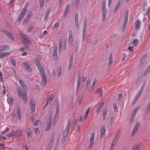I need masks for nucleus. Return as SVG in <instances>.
<instances>
[{"label":"nucleus","instance_id":"nucleus-1","mask_svg":"<svg viewBox=\"0 0 150 150\" xmlns=\"http://www.w3.org/2000/svg\"><path fill=\"white\" fill-rule=\"evenodd\" d=\"M37 66L39 69L42 76V83L43 86L45 87L47 84V79L45 76V71L43 67L39 64H37Z\"/></svg>","mask_w":150,"mask_h":150},{"label":"nucleus","instance_id":"nucleus-2","mask_svg":"<svg viewBox=\"0 0 150 150\" xmlns=\"http://www.w3.org/2000/svg\"><path fill=\"white\" fill-rule=\"evenodd\" d=\"M23 40H24V42L23 41V43L24 45L20 49V50L22 52L24 51L27 49V50L29 49L30 47L28 45V44H29L31 42L29 40L27 39L26 37L24 38Z\"/></svg>","mask_w":150,"mask_h":150},{"label":"nucleus","instance_id":"nucleus-3","mask_svg":"<svg viewBox=\"0 0 150 150\" xmlns=\"http://www.w3.org/2000/svg\"><path fill=\"white\" fill-rule=\"evenodd\" d=\"M105 3L106 2L105 0H103L102 6V20L103 21H105L106 16V10L105 8Z\"/></svg>","mask_w":150,"mask_h":150},{"label":"nucleus","instance_id":"nucleus-4","mask_svg":"<svg viewBox=\"0 0 150 150\" xmlns=\"http://www.w3.org/2000/svg\"><path fill=\"white\" fill-rule=\"evenodd\" d=\"M71 124V120L70 119H69L66 128L63 131V135L64 137H67V134L68 133L69 130L70 128Z\"/></svg>","mask_w":150,"mask_h":150},{"label":"nucleus","instance_id":"nucleus-5","mask_svg":"<svg viewBox=\"0 0 150 150\" xmlns=\"http://www.w3.org/2000/svg\"><path fill=\"white\" fill-rule=\"evenodd\" d=\"M140 123V122H136L132 132L131 134L132 136L134 135L137 131L139 127Z\"/></svg>","mask_w":150,"mask_h":150},{"label":"nucleus","instance_id":"nucleus-6","mask_svg":"<svg viewBox=\"0 0 150 150\" xmlns=\"http://www.w3.org/2000/svg\"><path fill=\"white\" fill-rule=\"evenodd\" d=\"M54 139V135H52L51 137L50 141L47 147V148H49L50 149H51L52 148Z\"/></svg>","mask_w":150,"mask_h":150},{"label":"nucleus","instance_id":"nucleus-7","mask_svg":"<svg viewBox=\"0 0 150 150\" xmlns=\"http://www.w3.org/2000/svg\"><path fill=\"white\" fill-rule=\"evenodd\" d=\"M52 122V117L50 116L48 120L47 127L45 129L46 131H47L49 130L50 129L51 126Z\"/></svg>","mask_w":150,"mask_h":150},{"label":"nucleus","instance_id":"nucleus-8","mask_svg":"<svg viewBox=\"0 0 150 150\" xmlns=\"http://www.w3.org/2000/svg\"><path fill=\"white\" fill-rule=\"evenodd\" d=\"M35 100H32L30 101V104L32 112H35Z\"/></svg>","mask_w":150,"mask_h":150},{"label":"nucleus","instance_id":"nucleus-9","mask_svg":"<svg viewBox=\"0 0 150 150\" xmlns=\"http://www.w3.org/2000/svg\"><path fill=\"white\" fill-rule=\"evenodd\" d=\"M78 13L77 12L76 13L75 16H74V20L75 21V26L77 28H79V25H78Z\"/></svg>","mask_w":150,"mask_h":150},{"label":"nucleus","instance_id":"nucleus-10","mask_svg":"<svg viewBox=\"0 0 150 150\" xmlns=\"http://www.w3.org/2000/svg\"><path fill=\"white\" fill-rule=\"evenodd\" d=\"M16 90L18 97L21 98V96L23 94V93L22 92V89L20 87H19L16 88Z\"/></svg>","mask_w":150,"mask_h":150},{"label":"nucleus","instance_id":"nucleus-11","mask_svg":"<svg viewBox=\"0 0 150 150\" xmlns=\"http://www.w3.org/2000/svg\"><path fill=\"white\" fill-rule=\"evenodd\" d=\"M25 13V12L24 11H23L21 10V12L19 14L17 19L18 22H19L23 18Z\"/></svg>","mask_w":150,"mask_h":150},{"label":"nucleus","instance_id":"nucleus-12","mask_svg":"<svg viewBox=\"0 0 150 150\" xmlns=\"http://www.w3.org/2000/svg\"><path fill=\"white\" fill-rule=\"evenodd\" d=\"M24 66L28 72L29 73H30L32 71V69L30 66L27 63H24Z\"/></svg>","mask_w":150,"mask_h":150},{"label":"nucleus","instance_id":"nucleus-13","mask_svg":"<svg viewBox=\"0 0 150 150\" xmlns=\"http://www.w3.org/2000/svg\"><path fill=\"white\" fill-rule=\"evenodd\" d=\"M100 137L101 139H102L105 134V128L104 127H102L100 130Z\"/></svg>","mask_w":150,"mask_h":150},{"label":"nucleus","instance_id":"nucleus-14","mask_svg":"<svg viewBox=\"0 0 150 150\" xmlns=\"http://www.w3.org/2000/svg\"><path fill=\"white\" fill-rule=\"evenodd\" d=\"M9 49L8 46L6 45H4L0 46V51L8 50Z\"/></svg>","mask_w":150,"mask_h":150},{"label":"nucleus","instance_id":"nucleus-15","mask_svg":"<svg viewBox=\"0 0 150 150\" xmlns=\"http://www.w3.org/2000/svg\"><path fill=\"white\" fill-rule=\"evenodd\" d=\"M21 97L23 98L24 103H25V102L28 101L27 94L26 91H25V92L23 93V94L21 96Z\"/></svg>","mask_w":150,"mask_h":150},{"label":"nucleus","instance_id":"nucleus-16","mask_svg":"<svg viewBox=\"0 0 150 150\" xmlns=\"http://www.w3.org/2000/svg\"><path fill=\"white\" fill-rule=\"evenodd\" d=\"M134 24L136 29L137 30H138L140 27L139 25L141 24L140 21L138 19L137 20Z\"/></svg>","mask_w":150,"mask_h":150},{"label":"nucleus","instance_id":"nucleus-17","mask_svg":"<svg viewBox=\"0 0 150 150\" xmlns=\"http://www.w3.org/2000/svg\"><path fill=\"white\" fill-rule=\"evenodd\" d=\"M121 4V2L119 0L118 1L117 4H116L115 7L114 8V13H116V12L117 11V10L118 9L120 5Z\"/></svg>","mask_w":150,"mask_h":150},{"label":"nucleus","instance_id":"nucleus-18","mask_svg":"<svg viewBox=\"0 0 150 150\" xmlns=\"http://www.w3.org/2000/svg\"><path fill=\"white\" fill-rule=\"evenodd\" d=\"M4 32L7 36L10 38L11 40H14V37L12 35V34L10 32H9L7 31H4Z\"/></svg>","mask_w":150,"mask_h":150},{"label":"nucleus","instance_id":"nucleus-19","mask_svg":"<svg viewBox=\"0 0 150 150\" xmlns=\"http://www.w3.org/2000/svg\"><path fill=\"white\" fill-rule=\"evenodd\" d=\"M14 132V136H16V137H19L22 134L21 131L19 130H13Z\"/></svg>","mask_w":150,"mask_h":150},{"label":"nucleus","instance_id":"nucleus-20","mask_svg":"<svg viewBox=\"0 0 150 150\" xmlns=\"http://www.w3.org/2000/svg\"><path fill=\"white\" fill-rule=\"evenodd\" d=\"M19 84L21 85L22 87L25 89L26 88V86L25 83L21 79H19L18 80Z\"/></svg>","mask_w":150,"mask_h":150},{"label":"nucleus","instance_id":"nucleus-21","mask_svg":"<svg viewBox=\"0 0 150 150\" xmlns=\"http://www.w3.org/2000/svg\"><path fill=\"white\" fill-rule=\"evenodd\" d=\"M96 93L97 94H99V97H101L103 95V91L102 90L101 87L98 89L96 92Z\"/></svg>","mask_w":150,"mask_h":150},{"label":"nucleus","instance_id":"nucleus-22","mask_svg":"<svg viewBox=\"0 0 150 150\" xmlns=\"http://www.w3.org/2000/svg\"><path fill=\"white\" fill-rule=\"evenodd\" d=\"M54 97V94H51L47 98V102L50 103Z\"/></svg>","mask_w":150,"mask_h":150},{"label":"nucleus","instance_id":"nucleus-23","mask_svg":"<svg viewBox=\"0 0 150 150\" xmlns=\"http://www.w3.org/2000/svg\"><path fill=\"white\" fill-rule=\"evenodd\" d=\"M150 112V102L146 108L145 110V114H149Z\"/></svg>","mask_w":150,"mask_h":150},{"label":"nucleus","instance_id":"nucleus-24","mask_svg":"<svg viewBox=\"0 0 150 150\" xmlns=\"http://www.w3.org/2000/svg\"><path fill=\"white\" fill-rule=\"evenodd\" d=\"M112 54L111 53L109 55V62L108 65L109 66V65H111L112 63Z\"/></svg>","mask_w":150,"mask_h":150},{"label":"nucleus","instance_id":"nucleus-25","mask_svg":"<svg viewBox=\"0 0 150 150\" xmlns=\"http://www.w3.org/2000/svg\"><path fill=\"white\" fill-rule=\"evenodd\" d=\"M27 138L28 139L30 138L32 134V132L31 129L30 128H29L27 129Z\"/></svg>","mask_w":150,"mask_h":150},{"label":"nucleus","instance_id":"nucleus-26","mask_svg":"<svg viewBox=\"0 0 150 150\" xmlns=\"http://www.w3.org/2000/svg\"><path fill=\"white\" fill-rule=\"evenodd\" d=\"M107 113V111L106 109L104 110H103V120H105Z\"/></svg>","mask_w":150,"mask_h":150},{"label":"nucleus","instance_id":"nucleus-27","mask_svg":"<svg viewBox=\"0 0 150 150\" xmlns=\"http://www.w3.org/2000/svg\"><path fill=\"white\" fill-rule=\"evenodd\" d=\"M62 73V69L61 66H60L59 67L58 69V74L57 76L58 77H59L61 75Z\"/></svg>","mask_w":150,"mask_h":150},{"label":"nucleus","instance_id":"nucleus-28","mask_svg":"<svg viewBox=\"0 0 150 150\" xmlns=\"http://www.w3.org/2000/svg\"><path fill=\"white\" fill-rule=\"evenodd\" d=\"M139 43V40L137 39H134L132 42V44H133L134 46H136Z\"/></svg>","mask_w":150,"mask_h":150},{"label":"nucleus","instance_id":"nucleus-29","mask_svg":"<svg viewBox=\"0 0 150 150\" xmlns=\"http://www.w3.org/2000/svg\"><path fill=\"white\" fill-rule=\"evenodd\" d=\"M14 132L13 131H12L11 132H9L6 135V136H7L8 137H11L14 136Z\"/></svg>","mask_w":150,"mask_h":150},{"label":"nucleus","instance_id":"nucleus-30","mask_svg":"<svg viewBox=\"0 0 150 150\" xmlns=\"http://www.w3.org/2000/svg\"><path fill=\"white\" fill-rule=\"evenodd\" d=\"M128 10L127 9L125 13L124 20L128 21Z\"/></svg>","mask_w":150,"mask_h":150},{"label":"nucleus","instance_id":"nucleus-31","mask_svg":"<svg viewBox=\"0 0 150 150\" xmlns=\"http://www.w3.org/2000/svg\"><path fill=\"white\" fill-rule=\"evenodd\" d=\"M150 71V65H149V67L147 68V69H145L144 74V76L146 75Z\"/></svg>","mask_w":150,"mask_h":150},{"label":"nucleus","instance_id":"nucleus-32","mask_svg":"<svg viewBox=\"0 0 150 150\" xmlns=\"http://www.w3.org/2000/svg\"><path fill=\"white\" fill-rule=\"evenodd\" d=\"M94 134L95 133L94 132L92 133L90 139V141L91 142H93L94 138Z\"/></svg>","mask_w":150,"mask_h":150},{"label":"nucleus","instance_id":"nucleus-33","mask_svg":"<svg viewBox=\"0 0 150 150\" xmlns=\"http://www.w3.org/2000/svg\"><path fill=\"white\" fill-rule=\"evenodd\" d=\"M28 4H29V3H28V2H27L26 3V4L25 6L24 7V8H23L22 9V10H23V11H25V12H26V11H27V8H28Z\"/></svg>","mask_w":150,"mask_h":150},{"label":"nucleus","instance_id":"nucleus-34","mask_svg":"<svg viewBox=\"0 0 150 150\" xmlns=\"http://www.w3.org/2000/svg\"><path fill=\"white\" fill-rule=\"evenodd\" d=\"M10 62L13 65L14 67H15L16 66V64L15 62V60L13 59H10Z\"/></svg>","mask_w":150,"mask_h":150},{"label":"nucleus","instance_id":"nucleus-35","mask_svg":"<svg viewBox=\"0 0 150 150\" xmlns=\"http://www.w3.org/2000/svg\"><path fill=\"white\" fill-rule=\"evenodd\" d=\"M17 115L19 119H21V116L20 114H21V112L19 109L18 110H17Z\"/></svg>","mask_w":150,"mask_h":150},{"label":"nucleus","instance_id":"nucleus-36","mask_svg":"<svg viewBox=\"0 0 150 150\" xmlns=\"http://www.w3.org/2000/svg\"><path fill=\"white\" fill-rule=\"evenodd\" d=\"M132 150H140L139 148V146L138 145H134Z\"/></svg>","mask_w":150,"mask_h":150},{"label":"nucleus","instance_id":"nucleus-37","mask_svg":"<svg viewBox=\"0 0 150 150\" xmlns=\"http://www.w3.org/2000/svg\"><path fill=\"white\" fill-rule=\"evenodd\" d=\"M145 57H146V56H144L142 57V59H141L140 61V64L142 63V64L144 63L145 61ZM140 65H141V64H140Z\"/></svg>","mask_w":150,"mask_h":150},{"label":"nucleus","instance_id":"nucleus-38","mask_svg":"<svg viewBox=\"0 0 150 150\" xmlns=\"http://www.w3.org/2000/svg\"><path fill=\"white\" fill-rule=\"evenodd\" d=\"M40 2V7H43L44 3V0H39Z\"/></svg>","mask_w":150,"mask_h":150},{"label":"nucleus","instance_id":"nucleus-39","mask_svg":"<svg viewBox=\"0 0 150 150\" xmlns=\"http://www.w3.org/2000/svg\"><path fill=\"white\" fill-rule=\"evenodd\" d=\"M57 47L54 48V50L53 52V56H55L57 54Z\"/></svg>","mask_w":150,"mask_h":150},{"label":"nucleus","instance_id":"nucleus-40","mask_svg":"<svg viewBox=\"0 0 150 150\" xmlns=\"http://www.w3.org/2000/svg\"><path fill=\"white\" fill-rule=\"evenodd\" d=\"M150 11V8L149 7H148L147 8V11H146L145 14V16L148 15V17L149 18V13Z\"/></svg>","mask_w":150,"mask_h":150},{"label":"nucleus","instance_id":"nucleus-41","mask_svg":"<svg viewBox=\"0 0 150 150\" xmlns=\"http://www.w3.org/2000/svg\"><path fill=\"white\" fill-rule=\"evenodd\" d=\"M119 134H116L115 135V136L114 137V138L113 140L114 141L117 142L118 140L119 137Z\"/></svg>","mask_w":150,"mask_h":150},{"label":"nucleus","instance_id":"nucleus-42","mask_svg":"<svg viewBox=\"0 0 150 150\" xmlns=\"http://www.w3.org/2000/svg\"><path fill=\"white\" fill-rule=\"evenodd\" d=\"M113 106L114 111L116 112H117L118 111L117 108L115 103H113Z\"/></svg>","mask_w":150,"mask_h":150},{"label":"nucleus","instance_id":"nucleus-43","mask_svg":"<svg viewBox=\"0 0 150 150\" xmlns=\"http://www.w3.org/2000/svg\"><path fill=\"white\" fill-rule=\"evenodd\" d=\"M91 81L90 79H88L87 82L86 84V88H88L90 86V83Z\"/></svg>","mask_w":150,"mask_h":150},{"label":"nucleus","instance_id":"nucleus-44","mask_svg":"<svg viewBox=\"0 0 150 150\" xmlns=\"http://www.w3.org/2000/svg\"><path fill=\"white\" fill-rule=\"evenodd\" d=\"M69 7H70V5L69 4H68L67 5V6L65 8L64 12H66L68 13V11H69Z\"/></svg>","mask_w":150,"mask_h":150},{"label":"nucleus","instance_id":"nucleus-45","mask_svg":"<svg viewBox=\"0 0 150 150\" xmlns=\"http://www.w3.org/2000/svg\"><path fill=\"white\" fill-rule=\"evenodd\" d=\"M9 130V128L8 127H7L6 129L3 132H2L1 134V135L4 134L6 132H7Z\"/></svg>","mask_w":150,"mask_h":150},{"label":"nucleus","instance_id":"nucleus-46","mask_svg":"<svg viewBox=\"0 0 150 150\" xmlns=\"http://www.w3.org/2000/svg\"><path fill=\"white\" fill-rule=\"evenodd\" d=\"M62 40L61 39H60L59 40V49H62Z\"/></svg>","mask_w":150,"mask_h":150},{"label":"nucleus","instance_id":"nucleus-47","mask_svg":"<svg viewBox=\"0 0 150 150\" xmlns=\"http://www.w3.org/2000/svg\"><path fill=\"white\" fill-rule=\"evenodd\" d=\"M34 131L35 133L37 134H39L40 133L39 129L38 128L35 127L34 129Z\"/></svg>","mask_w":150,"mask_h":150},{"label":"nucleus","instance_id":"nucleus-48","mask_svg":"<svg viewBox=\"0 0 150 150\" xmlns=\"http://www.w3.org/2000/svg\"><path fill=\"white\" fill-rule=\"evenodd\" d=\"M122 95L121 93L119 94L118 98V100L119 101L121 100H122Z\"/></svg>","mask_w":150,"mask_h":150},{"label":"nucleus","instance_id":"nucleus-49","mask_svg":"<svg viewBox=\"0 0 150 150\" xmlns=\"http://www.w3.org/2000/svg\"><path fill=\"white\" fill-rule=\"evenodd\" d=\"M3 55L4 57V56H7L11 54V53L10 52H3Z\"/></svg>","mask_w":150,"mask_h":150},{"label":"nucleus","instance_id":"nucleus-50","mask_svg":"<svg viewBox=\"0 0 150 150\" xmlns=\"http://www.w3.org/2000/svg\"><path fill=\"white\" fill-rule=\"evenodd\" d=\"M69 63V64L72 65V62L73 61V57L72 56H71L70 57Z\"/></svg>","mask_w":150,"mask_h":150},{"label":"nucleus","instance_id":"nucleus-51","mask_svg":"<svg viewBox=\"0 0 150 150\" xmlns=\"http://www.w3.org/2000/svg\"><path fill=\"white\" fill-rule=\"evenodd\" d=\"M96 78H94V79L93 80V83L92 85V86H91V87L92 88H93V87H94V86H95V84L96 83Z\"/></svg>","mask_w":150,"mask_h":150},{"label":"nucleus","instance_id":"nucleus-52","mask_svg":"<svg viewBox=\"0 0 150 150\" xmlns=\"http://www.w3.org/2000/svg\"><path fill=\"white\" fill-rule=\"evenodd\" d=\"M80 74L79 73L78 76V79L77 81V83H80L81 79L80 77Z\"/></svg>","mask_w":150,"mask_h":150},{"label":"nucleus","instance_id":"nucleus-53","mask_svg":"<svg viewBox=\"0 0 150 150\" xmlns=\"http://www.w3.org/2000/svg\"><path fill=\"white\" fill-rule=\"evenodd\" d=\"M33 27L32 26H31L28 29L27 32V33H29L33 29Z\"/></svg>","mask_w":150,"mask_h":150},{"label":"nucleus","instance_id":"nucleus-54","mask_svg":"<svg viewBox=\"0 0 150 150\" xmlns=\"http://www.w3.org/2000/svg\"><path fill=\"white\" fill-rule=\"evenodd\" d=\"M86 34V31H83V36H82V40L83 41H84L85 38Z\"/></svg>","mask_w":150,"mask_h":150},{"label":"nucleus","instance_id":"nucleus-55","mask_svg":"<svg viewBox=\"0 0 150 150\" xmlns=\"http://www.w3.org/2000/svg\"><path fill=\"white\" fill-rule=\"evenodd\" d=\"M82 99H83V96H82V95L81 96V98L79 99V101H78V104L79 105H80L81 104Z\"/></svg>","mask_w":150,"mask_h":150},{"label":"nucleus","instance_id":"nucleus-56","mask_svg":"<svg viewBox=\"0 0 150 150\" xmlns=\"http://www.w3.org/2000/svg\"><path fill=\"white\" fill-rule=\"evenodd\" d=\"M73 43V38H69V44H72Z\"/></svg>","mask_w":150,"mask_h":150},{"label":"nucleus","instance_id":"nucleus-57","mask_svg":"<svg viewBox=\"0 0 150 150\" xmlns=\"http://www.w3.org/2000/svg\"><path fill=\"white\" fill-rule=\"evenodd\" d=\"M87 24H83V31H86Z\"/></svg>","mask_w":150,"mask_h":150},{"label":"nucleus","instance_id":"nucleus-58","mask_svg":"<svg viewBox=\"0 0 150 150\" xmlns=\"http://www.w3.org/2000/svg\"><path fill=\"white\" fill-rule=\"evenodd\" d=\"M93 144V142H91L88 146L89 148L90 149H91L92 147Z\"/></svg>","mask_w":150,"mask_h":150},{"label":"nucleus","instance_id":"nucleus-59","mask_svg":"<svg viewBox=\"0 0 150 150\" xmlns=\"http://www.w3.org/2000/svg\"><path fill=\"white\" fill-rule=\"evenodd\" d=\"M146 81H145L143 83V84L141 88L143 90L144 88L145 87L146 83Z\"/></svg>","mask_w":150,"mask_h":150},{"label":"nucleus","instance_id":"nucleus-60","mask_svg":"<svg viewBox=\"0 0 150 150\" xmlns=\"http://www.w3.org/2000/svg\"><path fill=\"white\" fill-rule=\"evenodd\" d=\"M140 106H138L135 109L134 112L135 113H136L138 111V110L140 109Z\"/></svg>","mask_w":150,"mask_h":150},{"label":"nucleus","instance_id":"nucleus-61","mask_svg":"<svg viewBox=\"0 0 150 150\" xmlns=\"http://www.w3.org/2000/svg\"><path fill=\"white\" fill-rule=\"evenodd\" d=\"M127 25V24L123 23V27L122 30L123 31H124L125 29L126 26Z\"/></svg>","mask_w":150,"mask_h":150},{"label":"nucleus","instance_id":"nucleus-62","mask_svg":"<svg viewBox=\"0 0 150 150\" xmlns=\"http://www.w3.org/2000/svg\"><path fill=\"white\" fill-rule=\"evenodd\" d=\"M66 137H64V136H63V137L62 138V143H64L65 142Z\"/></svg>","mask_w":150,"mask_h":150},{"label":"nucleus","instance_id":"nucleus-63","mask_svg":"<svg viewBox=\"0 0 150 150\" xmlns=\"http://www.w3.org/2000/svg\"><path fill=\"white\" fill-rule=\"evenodd\" d=\"M128 49L131 52H132L133 50V47L132 46H129L128 47Z\"/></svg>","mask_w":150,"mask_h":150},{"label":"nucleus","instance_id":"nucleus-64","mask_svg":"<svg viewBox=\"0 0 150 150\" xmlns=\"http://www.w3.org/2000/svg\"><path fill=\"white\" fill-rule=\"evenodd\" d=\"M138 99L137 98L136 99V98L135 97L134 99L132 102V105H134Z\"/></svg>","mask_w":150,"mask_h":150}]
</instances>
